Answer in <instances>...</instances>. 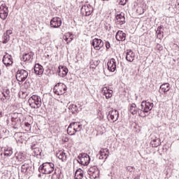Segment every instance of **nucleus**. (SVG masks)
Returning a JSON list of instances; mask_svg holds the SVG:
<instances>
[{
  "mask_svg": "<svg viewBox=\"0 0 179 179\" xmlns=\"http://www.w3.org/2000/svg\"><path fill=\"white\" fill-rule=\"evenodd\" d=\"M154 106L155 105L152 102L150 103L148 101H143L138 108L136 107V104L131 103L129 108V111L133 115L138 114L140 117L145 118V117L148 116L149 114V111L153 108Z\"/></svg>",
  "mask_w": 179,
  "mask_h": 179,
  "instance_id": "f257e3e1",
  "label": "nucleus"
},
{
  "mask_svg": "<svg viewBox=\"0 0 179 179\" xmlns=\"http://www.w3.org/2000/svg\"><path fill=\"white\" fill-rule=\"evenodd\" d=\"M55 169V166L54 165V163L45 162L39 166L38 171L39 173H42V174H51Z\"/></svg>",
  "mask_w": 179,
  "mask_h": 179,
  "instance_id": "f03ea898",
  "label": "nucleus"
},
{
  "mask_svg": "<svg viewBox=\"0 0 179 179\" xmlns=\"http://www.w3.org/2000/svg\"><path fill=\"white\" fill-rule=\"evenodd\" d=\"M31 108H40L41 107V98L38 95H32L28 100Z\"/></svg>",
  "mask_w": 179,
  "mask_h": 179,
  "instance_id": "7ed1b4c3",
  "label": "nucleus"
},
{
  "mask_svg": "<svg viewBox=\"0 0 179 179\" xmlns=\"http://www.w3.org/2000/svg\"><path fill=\"white\" fill-rule=\"evenodd\" d=\"M77 162L81 166H88L90 163V156L86 153H81L78 155Z\"/></svg>",
  "mask_w": 179,
  "mask_h": 179,
  "instance_id": "20e7f679",
  "label": "nucleus"
},
{
  "mask_svg": "<svg viewBox=\"0 0 179 179\" xmlns=\"http://www.w3.org/2000/svg\"><path fill=\"white\" fill-rule=\"evenodd\" d=\"M54 93L57 96H61L66 92V85L64 83H57L53 88Z\"/></svg>",
  "mask_w": 179,
  "mask_h": 179,
  "instance_id": "39448f33",
  "label": "nucleus"
},
{
  "mask_svg": "<svg viewBox=\"0 0 179 179\" xmlns=\"http://www.w3.org/2000/svg\"><path fill=\"white\" fill-rule=\"evenodd\" d=\"M29 76V72L24 69L17 70L16 79L18 82H24Z\"/></svg>",
  "mask_w": 179,
  "mask_h": 179,
  "instance_id": "423d86ee",
  "label": "nucleus"
},
{
  "mask_svg": "<svg viewBox=\"0 0 179 179\" xmlns=\"http://www.w3.org/2000/svg\"><path fill=\"white\" fill-rule=\"evenodd\" d=\"M1 101L3 103H9L10 101V91L8 88L3 90L1 92Z\"/></svg>",
  "mask_w": 179,
  "mask_h": 179,
  "instance_id": "0eeeda50",
  "label": "nucleus"
},
{
  "mask_svg": "<svg viewBox=\"0 0 179 179\" xmlns=\"http://www.w3.org/2000/svg\"><path fill=\"white\" fill-rule=\"evenodd\" d=\"M9 14V10L8 9V6L6 4L2 3L0 6V17L2 20H6V17H8V15Z\"/></svg>",
  "mask_w": 179,
  "mask_h": 179,
  "instance_id": "6e6552de",
  "label": "nucleus"
},
{
  "mask_svg": "<svg viewBox=\"0 0 179 179\" xmlns=\"http://www.w3.org/2000/svg\"><path fill=\"white\" fill-rule=\"evenodd\" d=\"M62 24V20L61 17H52L50 20V27L53 29H58V27H61Z\"/></svg>",
  "mask_w": 179,
  "mask_h": 179,
  "instance_id": "1a4fd4ad",
  "label": "nucleus"
},
{
  "mask_svg": "<svg viewBox=\"0 0 179 179\" xmlns=\"http://www.w3.org/2000/svg\"><path fill=\"white\" fill-rule=\"evenodd\" d=\"M108 69L110 72H115V69H117V62H115V59L112 58L108 62Z\"/></svg>",
  "mask_w": 179,
  "mask_h": 179,
  "instance_id": "9d476101",
  "label": "nucleus"
},
{
  "mask_svg": "<svg viewBox=\"0 0 179 179\" xmlns=\"http://www.w3.org/2000/svg\"><path fill=\"white\" fill-rule=\"evenodd\" d=\"M90 176H93L94 178H97L100 176V171L97 166H92L88 170Z\"/></svg>",
  "mask_w": 179,
  "mask_h": 179,
  "instance_id": "9b49d317",
  "label": "nucleus"
},
{
  "mask_svg": "<svg viewBox=\"0 0 179 179\" xmlns=\"http://www.w3.org/2000/svg\"><path fill=\"white\" fill-rule=\"evenodd\" d=\"M103 96H106V99H111L113 97V90H110L109 87H104L101 90Z\"/></svg>",
  "mask_w": 179,
  "mask_h": 179,
  "instance_id": "f8f14e48",
  "label": "nucleus"
},
{
  "mask_svg": "<svg viewBox=\"0 0 179 179\" xmlns=\"http://www.w3.org/2000/svg\"><path fill=\"white\" fill-rule=\"evenodd\" d=\"M81 12H85V16H90L93 13V6L91 5L83 6L81 8Z\"/></svg>",
  "mask_w": 179,
  "mask_h": 179,
  "instance_id": "ddd939ff",
  "label": "nucleus"
},
{
  "mask_svg": "<svg viewBox=\"0 0 179 179\" xmlns=\"http://www.w3.org/2000/svg\"><path fill=\"white\" fill-rule=\"evenodd\" d=\"M11 121H12V125L13 126V128L14 129H19V128H20V127H22V120H20V118L12 117Z\"/></svg>",
  "mask_w": 179,
  "mask_h": 179,
  "instance_id": "4468645a",
  "label": "nucleus"
},
{
  "mask_svg": "<svg viewBox=\"0 0 179 179\" xmlns=\"http://www.w3.org/2000/svg\"><path fill=\"white\" fill-rule=\"evenodd\" d=\"M57 72L59 76H61V78H65V76L68 75L69 70L66 66H59Z\"/></svg>",
  "mask_w": 179,
  "mask_h": 179,
  "instance_id": "2eb2a0df",
  "label": "nucleus"
},
{
  "mask_svg": "<svg viewBox=\"0 0 179 179\" xmlns=\"http://www.w3.org/2000/svg\"><path fill=\"white\" fill-rule=\"evenodd\" d=\"M34 71L36 75H43V73H44V67L40 64H36Z\"/></svg>",
  "mask_w": 179,
  "mask_h": 179,
  "instance_id": "dca6fc26",
  "label": "nucleus"
},
{
  "mask_svg": "<svg viewBox=\"0 0 179 179\" xmlns=\"http://www.w3.org/2000/svg\"><path fill=\"white\" fill-rule=\"evenodd\" d=\"M115 38L117 41H125V38H127V34L122 31H118L116 33Z\"/></svg>",
  "mask_w": 179,
  "mask_h": 179,
  "instance_id": "f3484780",
  "label": "nucleus"
},
{
  "mask_svg": "<svg viewBox=\"0 0 179 179\" xmlns=\"http://www.w3.org/2000/svg\"><path fill=\"white\" fill-rule=\"evenodd\" d=\"M109 115L110 120H112L113 122H115V121L118 120V117H120V113L117 110H112L111 111L109 112Z\"/></svg>",
  "mask_w": 179,
  "mask_h": 179,
  "instance_id": "a211bd4d",
  "label": "nucleus"
},
{
  "mask_svg": "<svg viewBox=\"0 0 179 179\" xmlns=\"http://www.w3.org/2000/svg\"><path fill=\"white\" fill-rule=\"evenodd\" d=\"M116 23L117 24H125V14L121 13L116 15Z\"/></svg>",
  "mask_w": 179,
  "mask_h": 179,
  "instance_id": "6ab92c4d",
  "label": "nucleus"
},
{
  "mask_svg": "<svg viewBox=\"0 0 179 179\" xmlns=\"http://www.w3.org/2000/svg\"><path fill=\"white\" fill-rule=\"evenodd\" d=\"M126 59L129 62H133L135 59V53L131 50H127L126 52Z\"/></svg>",
  "mask_w": 179,
  "mask_h": 179,
  "instance_id": "aec40b11",
  "label": "nucleus"
},
{
  "mask_svg": "<svg viewBox=\"0 0 179 179\" xmlns=\"http://www.w3.org/2000/svg\"><path fill=\"white\" fill-rule=\"evenodd\" d=\"M3 63L6 66H10L12 64H13V61L12 59V56L8 55V56H4L3 57Z\"/></svg>",
  "mask_w": 179,
  "mask_h": 179,
  "instance_id": "412c9836",
  "label": "nucleus"
},
{
  "mask_svg": "<svg viewBox=\"0 0 179 179\" xmlns=\"http://www.w3.org/2000/svg\"><path fill=\"white\" fill-rule=\"evenodd\" d=\"M10 34H12V30L8 29L6 31V33L3 34V44H6V43H8V41H9L10 38Z\"/></svg>",
  "mask_w": 179,
  "mask_h": 179,
  "instance_id": "4be33fe9",
  "label": "nucleus"
},
{
  "mask_svg": "<svg viewBox=\"0 0 179 179\" xmlns=\"http://www.w3.org/2000/svg\"><path fill=\"white\" fill-rule=\"evenodd\" d=\"M76 132H80L83 126L79 122H74L70 124Z\"/></svg>",
  "mask_w": 179,
  "mask_h": 179,
  "instance_id": "5701e85b",
  "label": "nucleus"
},
{
  "mask_svg": "<svg viewBox=\"0 0 179 179\" xmlns=\"http://www.w3.org/2000/svg\"><path fill=\"white\" fill-rule=\"evenodd\" d=\"M109 153H110V150L108 148L101 149L99 151V155H100L99 159H104V157L103 156L106 157V159H107V157L108 156Z\"/></svg>",
  "mask_w": 179,
  "mask_h": 179,
  "instance_id": "b1692460",
  "label": "nucleus"
},
{
  "mask_svg": "<svg viewBox=\"0 0 179 179\" xmlns=\"http://www.w3.org/2000/svg\"><path fill=\"white\" fill-rule=\"evenodd\" d=\"M31 169V166L29 162H25L21 166V171L22 173H26Z\"/></svg>",
  "mask_w": 179,
  "mask_h": 179,
  "instance_id": "393cba45",
  "label": "nucleus"
},
{
  "mask_svg": "<svg viewBox=\"0 0 179 179\" xmlns=\"http://www.w3.org/2000/svg\"><path fill=\"white\" fill-rule=\"evenodd\" d=\"M170 90V84L169 83H164L160 86V91L162 92V93H167Z\"/></svg>",
  "mask_w": 179,
  "mask_h": 179,
  "instance_id": "a878e982",
  "label": "nucleus"
},
{
  "mask_svg": "<svg viewBox=\"0 0 179 179\" xmlns=\"http://www.w3.org/2000/svg\"><path fill=\"white\" fill-rule=\"evenodd\" d=\"M31 58H33V54L31 52L25 53L22 55L21 61H24V62H26V61H30Z\"/></svg>",
  "mask_w": 179,
  "mask_h": 179,
  "instance_id": "bb28decb",
  "label": "nucleus"
},
{
  "mask_svg": "<svg viewBox=\"0 0 179 179\" xmlns=\"http://www.w3.org/2000/svg\"><path fill=\"white\" fill-rule=\"evenodd\" d=\"M99 64H100V61L99 59H92L90 62V66L92 69H96V68L99 66Z\"/></svg>",
  "mask_w": 179,
  "mask_h": 179,
  "instance_id": "cd10ccee",
  "label": "nucleus"
},
{
  "mask_svg": "<svg viewBox=\"0 0 179 179\" xmlns=\"http://www.w3.org/2000/svg\"><path fill=\"white\" fill-rule=\"evenodd\" d=\"M75 179H83V171L78 169L75 173Z\"/></svg>",
  "mask_w": 179,
  "mask_h": 179,
  "instance_id": "c85d7f7f",
  "label": "nucleus"
},
{
  "mask_svg": "<svg viewBox=\"0 0 179 179\" xmlns=\"http://www.w3.org/2000/svg\"><path fill=\"white\" fill-rule=\"evenodd\" d=\"M56 156L62 162H65L66 160V154L62 151L57 152Z\"/></svg>",
  "mask_w": 179,
  "mask_h": 179,
  "instance_id": "c756f323",
  "label": "nucleus"
},
{
  "mask_svg": "<svg viewBox=\"0 0 179 179\" xmlns=\"http://www.w3.org/2000/svg\"><path fill=\"white\" fill-rule=\"evenodd\" d=\"M69 109L71 111L72 114H76L79 113V108L75 104H71L69 106Z\"/></svg>",
  "mask_w": 179,
  "mask_h": 179,
  "instance_id": "7c9ffc66",
  "label": "nucleus"
},
{
  "mask_svg": "<svg viewBox=\"0 0 179 179\" xmlns=\"http://www.w3.org/2000/svg\"><path fill=\"white\" fill-rule=\"evenodd\" d=\"M152 148H157V146L160 145V140L157 138H154L150 142Z\"/></svg>",
  "mask_w": 179,
  "mask_h": 179,
  "instance_id": "2f4dec72",
  "label": "nucleus"
},
{
  "mask_svg": "<svg viewBox=\"0 0 179 179\" xmlns=\"http://www.w3.org/2000/svg\"><path fill=\"white\" fill-rule=\"evenodd\" d=\"M12 155H13V150L12 148H8L4 150V156H6V157H10Z\"/></svg>",
  "mask_w": 179,
  "mask_h": 179,
  "instance_id": "473e14b6",
  "label": "nucleus"
},
{
  "mask_svg": "<svg viewBox=\"0 0 179 179\" xmlns=\"http://www.w3.org/2000/svg\"><path fill=\"white\" fill-rule=\"evenodd\" d=\"M155 31L157 38L162 40V38H163V31H162V27H158L157 31Z\"/></svg>",
  "mask_w": 179,
  "mask_h": 179,
  "instance_id": "72a5a7b5",
  "label": "nucleus"
},
{
  "mask_svg": "<svg viewBox=\"0 0 179 179\" xmlns=\"http://www.w3.org/2000/svg\"><path fill=\"white\" fill-rule=\"evenodd\" d=\"M76 131L75 130V129L73 128V127L72 126V124H69L68 129H67V133L69 134V135H75L76 134Z\"/></svg>",
  "mask_w": 179,
  "mask_h": 179,
  "instance_id": "f704fd0d",
  "label": "nucleus"
},
{
  "mask_svg": "<svg viewBox=\"0 0 179 179\" xmlns=\"http://www.w3.org/2000/svg\"><path fill=\"white\" fill-rule=\"evenodd\" d=\"M103 41L101 39L94 38L92 40V45H101Z\"/></svg>",
  "mask_w": 179,
  "mask_h": 179,
  "instance_id": "c9c22d12",
  "label": "nucleus"
},
{
  "mask_svg": "<svg viewBox=\"0 0 179 179\" xmlns=\"http://www.w3.org/2000/svg\"><path fill=\"white\" fill-rule=\"evenodd\" d=\"M10 164L14 166H18L20 164L19 160L17 159V157H13L10 159Z\"/></svg>",
  "mask_w": 179,
  "mask_h": 179,
  "instance_id": "e433bc0d",
  "label": "nucleus"
},
{
  "mask_svg": "<svg viewBox=\"0 0 179 179\" xmlns=\"http://www.w3.org/2000/svg\"><path fill=\"white\" fill-rule=\"evenodd\" d=\"M17 159H18L19 163H22L23 162H25L26 157H24V155H23V154L20 153V154L17 155Z\"/></svg>",
  "mask_w": 179,
  "mask_h": 179,
  "instance_id": "4c0bfd02",
  "label": "nucleus"
},
{
  "mask_svg": "<svg viewBox=\"0 0 179 179\" xmlns=\"http://www.w3.org/2000/svg\"><path fill=\"white\" fill-rule=\"evenodd\" d=\"M34 155L38 157V156H41V150L38 147L34 149Z\"/></svg>",
  "mask_w": 179,
  "mask_h": 179,
  "instance_id": "58836bf2",
  "label": "nucleus"
},
{
  "mask_svg": "<svg viewBox=\"0 0 179 179\" xmlns=\"http://www.w3.org/2000/svg\"><path fill=\"white\" fill-rule=\"evenodd\" d=\"M126 170L127 171H129V173H132V171L135 170V168H134V166H127L126 167Z\"/></svg>",
  "mask_w": 179,
  "mask_h": 179,
  "instance_id": "ea45409f",
  "label": "nucleus"
},
{
  "mask_svg": "<svg viewBox=\"0 0 179 179\" xmlns=\"http://www.w3.org/2000/svg\"><path fill=\"white\" fill-rule=\"evenodd\" d=\"M37 148V142L32 143V145H31V149L32 150H34V149H36Z\"/></svg>",
  "mask_w": 179,
  "mask_h": 179,
  "instance_id": "a19ab883",
  "label": "nucleus"
},
{
  "mask_svg": "<svg viewBox=\"0 0 179 179\" xmlns=\"http://www.w3.org/2000/svg\"><path fill=\"white\" fill-rule=\"evenodd\" d=\"M127 1H128V0H120V5H126L127 4Z\"/></svg>",
  "mask_w": 179,
  "mask_h": 179,
  "instance_id": "79ce46f5",
  "label": "nucleus"
},
{
  "mask_svg": "<svg viewBox=\"0 0 179 179\" xmlns=\"http://www.w3.org/2000/svg\"><path fill=\"white\" fill-rule=\"evenodd\" d=\"M155 50L156 51H162V50H163V46H156Z\"/></svg>",
  "mask_w": 179,
  "mask_h": 179,
  "instance_id": "37998d69",
  "label": "nucleus"
},
{
  "mask_svg": "<svg viewBox=\"0 0 179 179\" xmlns=\"http://www.w3.org/2000/svg\"><path fill=\"white\" fill-rule=\"evenodd\" d=\"M94 50H96L97 51H99V50H100L101 48V47L100 45H94L93 46Z\"/></svg>",
  "mask_w": 179,
  "mask_h": 179,
  "instance_id": "c03bdc74",
  "label": "nucleus"
},
{
  "mask_svg": "<svg viewBox=\"0 0 179 179\" xmlns=\"http://www.w3.org/2000/svg\"><path fill=\"white\" fill-rule=\"evenodd\" d=\"M175 8L179 10V1H176V3L175 5Z\"/></svg>",
  "mask_w": 179,
  "mask_h": 179,
  "instance_id": "a18cd8bd",
  "label": "nucleus"
},
{
  "mask_svg": "<svg viewBox=\"0 0 179 179\" xmlns=\"http://www.w3.org/2000/svg\"><path fill=\"white\" fill-rule=\"evenodd\" d=\"M65 40H66L67 44H69L70 41H72V38H66V37Z\"/></svg>",
  "mask_w": 179,
  "mask_h": 179,
  "instance_id": "49530a36",
  "label": "nucleus"
},
{
  "mask_svg": "<svg viewBox=\"0 0 179 179\" xmlns=\"http://www.w3.org/2000/svg\"><path fill=\"white\" fill-rule=\"evenodd\" d=\"M104 44H105V45H110V42H108V41H105V43L103 42V45H104Z\"/></svg>",
  "mask_w": 179,
  "mask_h": 179,
  "instance_id": "de8ad7c7",
  "label": "nucleus"
},
{
  "mask_svg": "<svg viewBox=\"0 0 179 179\" xmlns=\"http://www.w3.org/2000/svg\"><path fill=\"white\" fill-rule=\"evenodd\" d=\"M57 177L58 179H62V175H61V173H58Z\"/></svg>",
  "mask_w": 179,
  "mask_h": 179,
  "instance_id": "09e8293b",
  "label": "nucleus"
},
{
  "mask_svg": "<svg viewBox=\"0 0 179 179\" xmlns=\"http://www.w3.org/2000/svg\"><path fill=\"white\" fill-rule=\"evenodd\" d=\"M21 134V133H15V137L16 138V136H17V135H20Z\"/></svg>",
  "mask_w": 179,
  "mask_h": 179,
  "instance_id": "8fccbe9b",
  "label": "nucleus"
},
{
  "mask_svg": "<svg viewBox=\"0 0 179 179\" xmlns=\"http://www.w3.org/2000/svg\"><path fill=\"white\" fill-rule=\"evenodd\" d=\"M107 49L110 48V47H111L110 45H106V46Z\"/></svg>",
  "mask_w": 179,
  "mask_h": 179,
  "instance_id": "3c124183",
  "label": "nucleus"
},
{
  "mask_svg": "<svg viewBox=\"0 0 179 179\" xmlns=\"http://www.w3.org/2000/svg\"><path fill=\"white\" fill-rule=\"evenodd\" d=\"M0 117H2V112L0 111Z\"/></svg>",
  "mask_w": 179,
  "mask_h": 179,
  "instance_id": "603ef678",
  "label": "nucleus"
},
{
  "mask_svg": "<svg viewBox=\"0 0 179 179\" xmlns=\"http://www.w3.org/2000/svg\"><path fill=\"white\" fill-rule=\"evenodd\" d=\"M29 125H30V124H27V127H29Z\"/></svg>",
  "mask_w": 179,
  "mask_h": 179,
  "instance_id": "864d4df0",
  "label": "nucleus"
},
{
  "mask_svg": "<svg viewBox=\"0 0 179 179\" xmlns=\"http://www.w3.org/2000/svg\"><path fill=\"white\" fill-rule=\"evenodd\" d=\"M0 75H1V69H0Z\"/></svg>",
  "mask_w": 179,
  "mask_h": 179,
  "instance_id": "5fc2aeb1",
  "label": "nucleus"
},
{
  "mask_svg": "<svg viewBox=\"0 0 179 179\" xmlns=\"http://www.w3.org/2000/svg\"><path fill=\"white\" fill-rule=\"evenodd\" d=\"M103 1H106V0H103ZM106 1H108V0H106Z\"/></svg>",
  "mask_w": 179,
  "mask_h": 179,
  "instance_id": "6e6d98bb",
  "label": "nucleus"
},
{
  "mask_svg": "<svg viewBox=\"0 0 179 179\" xmlns=\"http://www.w3.org/2000/svg\"><path fill=\"white\" fill-rule=\"evenodd\" d=\"M1 137L0 136V139H1Z\"/></svg>",
  "mask_w": 179,
  "mask_h": 179,
  "instance_id": "4d7b16f0",
  "label": "nucleus"
}]
</instances>
